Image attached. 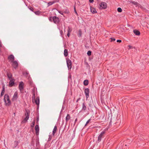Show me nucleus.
Returning <instances> with one entry per match:
<instances>
[{
    "label": "nucleus",
    "instance_id": "55",
    "mask_svg": "<svg viewBox=\"0 0 149 149\" xmlns=\"http://www.w3.org/2000/svg\"><path fill=\"white\" fill-rule=\"evenodd\" d=\"M51 139L50 138V136L49 138L48 141L50 140H51Z\"/></svg>",
    "mask_w": 149,
    "mask_h": 149
},
{
    "label": "nucleus",
    "instance_id": "47",
    "mask_svg": "<svg viewBox=\"0 0 149 149\" xmlns=\"http://www.w3.org/2000/svg\"><path fill=\"white\" fill-rule=\"evenodd\" d=\"M60 33H61V35H62L63 33V31H62V30H61L60 31Z\"/></svg>",
    "mask_w": 149,
    "mask_h": 149
},
{
    "label": "nucleus",
    "instance_id": "52",
    "mask_svg": "<svg viewBox=\"0 0 149 149\" xmlns=\"http://www.w3.org/2000/svg\"><path fill=\"white\" fill-rule=\"evenodd\" d=\"M112 123V119H111V120L110 121V124H111Z\"/></svg>",
    "mask_w": 149,
    "mask_h": 149
},
{
    "label": "nucleus",
    "instance_id": "43",
    "mask_svg": "<svg viewBox=\"0 0 149 149\" xmlns=\"http://www.w3.org/2000/svg\"><path fill=\"white\" fill-rule=\"evenodd\" d=\"M70 33L68 32V33H67V36L68 37H69L70 36Z\"/></svg>",
    "mask_w": 149,
    "mask_h": 149
},
{
    "label": "nucleus",
    "instance_id": "40",
    "mask_svg": "<svg viewBox=\"0 0 149 149\" xmlns=\"http://www.w3.org/2000/svg\"><path fill=\"white\" fill-rule=\"evenodd\" d=\"M39 119V116H37L36 117V120H37V123Z\"/></svg>",
    "mask_w": 149,
    "mask_h": 149
},
{
    "label": "nucleus",
    "instance_id": "49",
    "mask_svg": "<svg viewBox=\"0 0 149 149\" xmlns=\"http://www.w3.org/2000/svg\"><path fill=\"white\" fill-rule=\"evenodd\" d=\"M15 143L16 144V145H17L18 144V142L17 141H15Z\"/></svg>",
    "mask_w": 149,
    "mask_h": 149
},
{
    "label": "nucleus",
    "instance_id": "1",
    "mask_svg": "<svg viewBox=\"0 0 149 149\" xmlns=\"http://www.w3.org/2000/svg\"><path fill=\"white\" fill-rule=\"evenodd\" d=\"M3 100L6 106H8L11 104V101L8 94L5 95Z\"/></svg>",
    "mask_w": 149,
    "mask_h": 149
},
{
    "label": "nucleus",
    "instance_id": "59",
    "mask_svg": "<svg viewBox=\"0 0 149 149\" xmlns=\"http://www.w3.org/2000/svg\"><path fill=\"white\" fill-rule=\"evenodd\" d=\"M1 43V41H0V44Z\"/></svg>",
    "mask_w": 149,
    "mask_h": 149
},
{
    "label": "nucleus",
    "instance_id": "27",
    "mask_svg": "<svg viewBox=\"0 0 149 149\" xmlns=\"http://www.w3.org/2000/svg\"><path fill=\"white\" fill-rule=\"evenodd\" d=\"M35 120H34L32 123V124L31 125V128H33L35 125Z\"/></svg>",
    "mask_w": 149,
    "mask_h": 149
},
{
    "label": "nucleus",
    "instance_id": "16",
    "mask_svg": "<svg viewBox=\"0 0 149 149\" xmlns=\"http://www.w3.org/2000/svg\"><path fill=\"white\" fill-rule=\"evenodd\" d=\"M7 76L8 78L9 79V80L11 79L12 78V77L13 75L10 72H7Z\"/></svg>",
    "mask_w": 149,
    "mask_h": 149
},
{
    "label": "nucleus",
    "instance_id": "20",
    "mask_svg": "<svg viewBox=\"0 0 149 149\" xmlns=\"http://www.w3.org/2000/svg\"><path fill=\"white\" fill-rule=\"evenodd\" d=\"M82 35V32L81 29H80L78 31L77 35L79 37H80Z\"/></svg>",
    "mask_w": 149,
    "mask_h": 149
},
{
    "label": "nucleus",
    "instance_id": "15",
    "mask_svg": "<svg viewBox=\"0 0 149 149\" xmlns=\"http://www.w3.org/2000/svg\"><path fill=\"white\" fill-rule=\"evenodd\" d=\"M14 58V57L13 54L10 55L8 57V59L10 60L11 62H13Z\"/></svg>",
    "mask_w": 149,
    "mask_h": 149
},
{
    "label": "nucleus",
    "instance_id": "35",
    "mask_svg": "<svg viewBox=\"0 0 149 149\" xmlns=\"http://www.w3.org/2000/svg\"><path fill=\"white\" fill-rule=\"evenodd\" d=\"M110 39H111V42H113L116 40L115 38L113 37L111 38Z\"/></svg>",
    "mask_w": 149,
    "mask_h": 149
},
{
    "label": "nucleus",
    "instance_id": "23",
    "mask_svg": "<svg viewBox=\"0 0 149 149\" xmlns=\"http://www.w3.org/2000/svg\"><path fill=\"white\" fill-rule=\"evenodd\" d=\"M68 51L67 49H65L64 50V55L66 57L68 56Z\"/></svg>",
    "mask_w": 149,
    "mask_h": 149
},
{
    "label": "nucleus",
    "instance_id": "31",
    "mask_svg": "<svg viewBox=\"0 0 149 149\" xmlns=\"http://www.w3.org/2000/svg\"><path fill=\"white\" fill-rule=\"evenodd\" d=\"M91 53L92 52L91 51L89 50L87 52V54L89 56H90L91 54Z\"/></svg>",
    "mask_w": 149,
    "mask_h": 149
},
{
    "label": "nucleus",
    "instance_id": "30",
    "mask_svg": "<svg viewBox=\"0 0 149 149\" xmlns=\"http://www.w3.org/2000/svg\"><path fill=\"white\" fill-rule=\"evenodd\" d=\"M5 91V90L4 89H2L0 95V97H2L4 95Z\"/></svg>",
    "mask_w": 149,
    "mask_h": 149
},
{
    "label": "nucleus",
    "instance_id": "51",
    "mask_svg": "<svg viewBox=\"0 0 149 149\" xmlns=\"http://www.w3.org/2000/svg\"><path fill=\"white\" fill-rule=\"evenodd\" d=\"M77 121V118H76V119L75 120V122L74 125L75 124L76 122Z\"/></svg>",
    "mask_w": 149,
    "mask_h": 149
},
{
    "label": "nucleus",
    "instance_id": "38",
    "mask_svg": "<svg viewBox=\"0 0 149 149\" xmlns=\"http://www.w3.org/2000/svg\"><path fill=\"white\" fill-rule=\"evenodd\" d=\"M57 10L59 13H60L61 15H63V13L62 11H61L59 10Z\"/></svg>",
    "mask_w": 149,
    "mask_h": 149
},
{
    "label": "nucleus",
    "instance_id": "36",
    "mask_svg": "<svg viewBox=\"0 0 149 149\" xmlns=\"http://www.w3.org/2000/svg\"><path fill=\"white\" fill-rule=\"evenodd\" d=\"M35 13L37 15H39L40 13V11H38L35 12Z\"/></svg>",
    "mask_w": 149,
    "mask_h": 149
},
{
    "label": "nucleus",
    "instance_id": "41",
    "mask_svg": "<svg viewBox=\"0 0 149 149\" xmlns=\"http://www.w3.org/2000/svg\"><path fill=\"white\" fill-rule=\"evenodd\" d=\"M116 41L120 43L122 42V40H117Z\"/></svg>",
    "mask_w": 149,
    "mask_h": 149
},
{
    "label": "nucleus",
    "instance_id": "8",
    "mask_svg": "<svg viewBox=\"0 0 149 149\" xmlns=\"http://www.w3.org/2000/svg\"><path fill=\"white\" fill-rule=\"evenodd\" d=\"M18 97V92L17 91L15 92L11 100L13 102L16 101Z\"/></svg>",
    "mask_w": 149,
    "mask_h": 149
},
{
    "label": "nucleus",
    "instance_id": "46",
    "mask_svg": "<svg viewBox=\"0 0 149 149\" xmlns=\"http://www.w3.org/2000/svg\"><path fill=\"white\" fill-rule=\"evenodd\" d=\"M36 135H37L38 134L39 132H37L36 131Z\"/></svg>",
    "mask_w": 149,
    "mask_h": 149
},
{
    "label": "nucleus",
    "instance_id": "13",
    "mask_svg": "<svg viewBox=\"0 0 149 149\" xmlns=\"http://www.w3.org/2000/svg\"><path fill=\"white\" fill-rule=\"evenodd\" d=\"M36 149H38L40 145L39 142V139L38 138H37L36 140Z\"/></svg>",
    "mask_w": 149,
    "mask_h": 149
},
{
    "label": "nucleus",
    "instance_id": "37",
    "mask_svg": "<svg viewBox=\"0 0 149 149\" xmlns=\"http://www.w3.org/2000/svg\"><path fill=\"white\" fill-rule=\"evenodd\" d=\"M91 119H89L86 122V124H85V126H86V125H87L89 123V122H90V120H91Z\"/></svg>",
    "mask_w": 149,
    "mask_h": 149
},
{
    "label": "nucleus",
    "instance_id": "29",
    "mask_svg": "<svg viewBox=\"0 0 149 149\" xmlns=\"http://www.w3.org/2000/svg\"><path fill=\"white\" fill-rule=\"evenodd\" d=\"M34 143H35V139H34L33 138L32 139L31 141V146H34Z\"/></svg>",
    "mask_w": 149,
    "mask_h": 149
},
{
    "label": "nucleus",
    "instance_id": "56",
    "mask_svg": "<svg viewBox=\"0 0 149 149\" xmlns=\"http://www.w3.org/2000/svg\"><path fill=\"white\" fill-rule=\"evenodd\" d=\"M86 63V64L88 65V63L87 62Z\"/></svg>",
    "mask_w": 149,
    "mask_h": 149
},
{
    "label": "nucleus",
    "instance_id": "44",
    "mask_svg": "<svg viewBox=\"0 0 149 149\" xmlns=\"http://www.w3.org/2000/svg\"><path fill=\"white\" fill-rule=\"evenodd\" d=\"M5 85L4 84L3 85L2 89H4V90H5Z\"/></svg>",
    "mask_w": 149,
    "mask_h": 149
},
{
    "label": "nucleus",
    "instance_id": "6",
    "mask_svg": "<svg viewBox=\"0 0 149 149\" xmlns=\"http://www.w3.org/2000/svg\"><path fill=\"white\" fill-rule=\"evenodd\" d=\"M10 81L9 82V86L10 87H12L15 86V79L13 78H12L11 79H10Z\"/></svg>",
    "mask_w": 149,
    "mask_h": 149
},
{
    "label": "nucleus",
    "instance_id": "57",
    "mask_svg": "<svg viewBox=\"0 0 149 149\" xmlns=\"http://www.w3.org/2000/svg\"><path fill=\"white\" fill-rule=\"evenodd\" d=\"M129 47H131L130 46V45L129 46Z\"/></svg>",
    "mask_w": 149,
    "mask_h": 149
},
{
    "label": "nucleus",
    "instance_id": "4",
    "mask_svg": "<svg viewBox=\"0 0 149 149\" xmlns=\"http://www.w3.org/2000/svg\"><path fill=\"white\" fill-rule=\"evenodd\" d=\"M66 63L68 69L70 70L72 67V61L69 58H66Z\"/></svg>",
    "mask_w": 149,
    "mask_h": 149
},
{
    "label": "nucleus",
    "instance_id": "26",
    "mask_svg": "<svg viewBox=\"0 0 149 149\" xmlns=\"http://www.w3.org/2000/svg\"><path fill=\"white\" fill-rule=\"evenodd\" d=\"M56 1H50L48 3V6H51L53 4L56 3Z\"/></svg>",
    "mask_w": 149,
    "mask_h": 149
},
{
    "label": "nucleus",
    "instance_id": "3",
    "mask_svg": "<svg viewBox=\"0 0 149 149\" xmlns=\"http://www.w3.org/2000/svg\"><path fill=\"white\" fill-rule=\"evenodd\" d=\"M99 8L100 9H105L107 8V3L104 2H102L100 3L99 4Z\"/></svg>",
    "mask_w": 149,
    "mask_h": 149
},
{
    "label": "nucleus",
    "instance_id": "50",
    "mask_svg": "<svg viewBox=\"0 0 149 149\" xmlns=\"http://www.w3.org/2000/svg\"><path fill=\"white\" fill-rule=\"evenodd\" d=\"M25 74L26 75H27L29 74V72H28L27 71H26V72H25Z\"/></svg>",
    "mask_w": 149,
    "mask_h": 149
},
{
    "label": "nucleus",
    "instance_id": "34",
    "mask_svg": "<svg viewBox=\"0 0 149 149\" xmlns=\"http://www.w3.org/2000/svg\"><path fill=\"white\" fill-rule=\"evenodd\" d=\"M74 12L76 14V15H77V16H78V15L76 10V7L75 6H74Z\"/></svg>",
    "mask_w": 149,
    "mask_h": 149
},
{
    "label": "nucleus",
    "instance_id": "21",
    "mask_svg": "<svg viewBox=\"0 0 149 149\" xmlns=\"http://www.w3.org/2000/svg\"><path fill=\"white\" fill-rule=\"evenodd\" d=\"M32 101L33 102H35L36 100V98L35 99V94L33 93L32 97Z\"/></svg>",
    "mask_w": 149,
    "mask_h": 149
},
{
    "label": "nucleus",
    "instance_id": "42",
    "mask_svg": "<svg viewBox=\"0 0 149 149\" xmlns=\"http://www.w3.org/2000/svg\"><path fill=\"white\" fill-rule=\"evenodd\" d=\"M32 93L33 94V93H35V90L34 89H33V90L32 91Z\"/></svg>",
    "mask_w": 149,
    "mask_h": 149
},
{
    "label": "nucleus",
    "instance_id": "9",
    "mask_svg": "<svg viewBox=\"0 0 149 149\" xmlns=\"http://www.w3.org/2000/svg\"><path fill=\"white\" fill-rule=\"evenodd\" d=\"M53 21L56 24L58 23L59 22V19L58 17L54 16L52 17Z\"/></svg>",
    "mask_w": 149,
    "mask_h": 149
},
{
    "label": "nucleus",
    "instance_id": "33",
    "mask_svg": "<svg viewBox=\"0 0 149 149\" xmlns=\"http://www.w3.org/2000/svg\"><path fill=\"white\" fill-rule=\"evenodd\" d=\"M117 11L118 12L120 13L122 12V10L120 8H118L117 9Z\"/></svg>",
    "mask_w": 149,
    "mask_h": 149
},
{
    "label": "nucleus",
    "instance_id": "2",
    "mask_svg": "<svg viewBox=\"0 0 149 149\" xmlns=\"http://www.w3.org/2000/svg\"><path fill=\"white\" fill-rule=\"evenodd\" d=\"M30 113V111L29 110H26V112L25 113V115L26 117L24 118L22 121L23 123H26L28 120L29 119Z\"/></svg>",
    "mask_w": 149,
    "mask_h": 149
},
{
    "label": "nucleus",
    "instance_id": "18",
    "mask_svg": "<svg viewBox=\"0 0 149 149\" xmlns=\"http://www.w3.org/2000/svg\"><path fill=\"white\" fill-rule=\"evenodd\" d=\"M91 11L92 13L93 14L95 13H97L95 8L91 7Z\"/></svg>",
    "mask_w": 149,
    "mask_h": 149
},
{
    "label": "nucleus",
    "instance_id": "45",
    "mask_svg": "<svg viewBox=\"0 0 149 149\" xmlns=\"http://www.w3.org/2000/svg\"><path fill=\"white\" fill-rule=\"evenodd\" d=\"M94 1V0H89V1L90 3H92Z\"/></svg>",
    "mask_w": 149,
    "mask_h": 149
},
{
    "label": "nucleus",
    "instance_id": "54",
    "mask_svg": "<svg viewBox=\"0 0 149 149\" xmlns=\"http://www.w3.org/2000/svg\"><path fill=\"white\" fill-rule=\"evenodd\" d=\"M69 12V11H68V12L65 11L64 13H68Z\"/></svg>",
    "mask_w": 149,
    "mask_h": 149
},
{
    "label": "nucleus",
    "instance_id": "19",
    "mask_svg": "<svg viewBox=\"0 0 149 149\" xmlns=\"http://www.w3.org/2000/svg\"><path fill=\"white\" fill-rule=\"evenodd\" d=\"M57 130V126L55 125L53 129V132H52V134L53 135H54L56 133Z\"/></svg>",
    "mask_w": 149,
    "mask_h": 149
},
{
    "label": "nucleus",
    "instance_id": "58",
    "mask_svg": "<svg viewBox=\"0 0 149 149\" xmlns=\"http://www.w3.org/2000/svg\"><path fill=\"white\" fill-rule=\"evenodd\" d=\"M127 146V145H126V144H125V146Z\"/></svg>",
    "mask_w": 149,
    "mask_h": 149
},
{
    "label": "nucleus",
    "instance_id": "7",
    "mask_svg": "<svg viewBox=\"0 0 149 149\" xmlns=\"http://www.w3.org/2000/svg\"><path fill=\"white\" fill-rule=\"evenodd\" d=\"M24 85V82L22 81L19 83V89L21 92L23 90Z\"/></svg>",
    "mask_w": 149,
    "mask_h": 149
},
{
    "label": "nucleus",
    "instance_id": "11",
    "mask_svg": "<svg viewBox=\"0 0 149 149\" xmlns=\"http://www.w3.org/2000/svg\"><path fill=\"white\" fill-rule=\"evenodd\" d=\"M84 92L86 95V96L87 99L89 96V90L88 88H86L85 89Z\"/></svg>",
    "mask_w": 149,
    "mask_h": 149
},
{
    "label": "nucleus",
    "instance_id": "53",
    "mask_svg": "<svg viewBox=\"0 0 149 149\" xmlns=\"http://www.w3.org/2000/svg\"><path fill=\"white\" fill-rule=\"evenodd\" d=\"M92 59V58H91L90 57H89V60H91Z\"/></svg>",
    "mask_w": 149,
    "mask_h": 149
},
{
    "label": "nucleus",
    "instance_id": "32",
    "mask_svg": "<svg viewBox=\"0 0 149 149\" xmlns=\"http://www.w3.org/2000/svg\"><path fill=\"white\" fill-rule=\"evenodd\" d=\"M68 32L70 33L72 30V29L71 28H70L69 26L68 27Z\"/></svg>",
    "mask_w": 149,
    "mask_h": 149
},
{
    "label": "nucleus",
    "instance_id": "14",
    "mask_svg": "<svg viewBox=\"0 0 149 149\" xmlns=\"http://www.w3.org/2000/svg\"><path fill=\"white\" fill-rule=\"evenodd\" d=\"M130 3L135 5L136 7L138 6L141 8L140 6H142L140 4L137 2L135 1H130Z\"/></svg>",
    "mask_w": 149,
    "mask_h": 149
},
{
    "label": "nucleus",
    "instance_id": "24",
    "mask_svg": "<svg viewBox=\"0 0 149 149\" xmlns=\"http://www.w3.org/2000/svg\"><path fill=\"white\" fill-rule=\"evenodd\" d=\"M86 107L85 105V103L84 102L82 104V110L83 111H85L86 110Z\"/></svg>",
    "mask_w": 149,
    "mask_h": 149
},
{
    "label": "nucleus",
    "instance_id": "17",
    "mask_svg": "<svg viewBox=\"0 0 149 149\" xmlns=\"http://www.w3.org/2000/svg\"><path fill=\"white\" fill-rule=\"evenodd\" d=\"M133 32L136 36H139L141 34L140 32L139 31L136 29L133 30Z\"/></svg>",
    "mask_w": 149,
    "mask_h": 149
},
{
    "label": "nucleus",
    "instance_id": "28",
    "mask_svg": "<svg viewBox=\"0 0 149 149\" xmlns=\"http://www.w3.org/2000/svg\"><path fill=\"white\" fill-rule=\"evenodd\" d=\"M35 130L36 131L39 132V126L38 125H36L35 127Z\"/></svg>",
    "mask_w": 149,
    "mask_h": 149
},
{
    "label": "nucleus",
    "instance_id": "22",
    "mask_svg": "<svg viewBox=\"0 0 149 149\" xmlns=\"http://www.w3.org/2000/svg\"><path fill=\"white\" fill-rule=\"evenodd\" d=\"M70 119V116L69 114H68L65 118V121L66 123L68 122V121Z\"/></svg>",
    "mask_w": 149,
    "mask_h": 149
},
{
    "label": "nucleus",
    "instance_id": "60",
    "mask_svg": "<svg viewBox=\"0 0 149 149\" xmlns=\"http://www.w3.org/2000/svg\"><path fill=\"white\" fill-rule=\"evenodd\" d=\"M116 123H117V122H116L115 123V124H116Z\"/></svg>",
    "mask_w": 149,
    "mask_h": 149
},
{
    "label": "nucleus",
    "instance_id": "5",
    "mask_svg": "<svg viewBox=\"0 0 149 149\" xmlns=\"http://www.w3.org/2000/svg\"><path fill=\"white\" fill-rule=\"evenodd\" d=\"M105 133V132L104 131H102L100 133V134L98 136V142H100L102 139V138L104 137V134Z\"/></svg>",
    "mask_w": 149,
    "mask_h": 149
},
{
    "label": "nucleus",
    "instance_id": "12",
    "mask_svg": "<svg viewBox=\"0 0 149 149\" xmlns=\"http://www.w3.org/2000/svg\"><path fill=\"white\" fill-rule=\"evenodd\" d=\"M36 104L37 105V109H38L39 107V103H40V99L39 97L38 96L37 97H36V100L35 102Z\"/></svg>",
    "mask_w": 149,
    "mask_h": 149
},
{
    "label": "nucleus",
    "instance_id": "10",
    "mask_svg": "<svg viewBox=\"0 0 149 149\" xmlns=\"http://www.w3.org/2000/svg\"><path fill=\"white\" fill-rule=\"evenodd\" d=\"M12 62L13 63L12 66L16 69L18 67V64L17 62V61H15Z\"/></svg>",
    "mask_w": 149,
    "mask_h": 149
},
{
    "label": "nucleus",
    "instance_id": "48",
    "mask_svg": "<svg viewBox=\"0 0 149 149\" xmlns=\"http://www.w3.org/2000/svg\"><path fill=\"white\" fill-rule=\"evenodd\" d=\"M80 99V98L79 97L78 98L76 102H78V101Z\"/></svg>",
    "mask_w": 149,
    "mask_h": 149
},
{
    "label": "nucleus",
    "instance_id": "39",
    "mask_svg": "<svg viewBox=\"0 0 149 149\" xmlns=\"http://www.w3.org/2000/svg\"><path fill=\"white\" fill-rule=\"evenodd\" d=\"M49 20L51 22H52L53 21L52 18V17H50L49 18Z\"/></svg>",
    "mask_w": 149,
    "mask_h": 149
},
{
    "label": "nucleus",
    "instance_id": "25",
    "mask_svg": "<svg viewBox=\"0 0 149 149\" xmlns=\"http://www.w3.org/2000/svg\"><path fill=\"white\" fill-rule=\"evenodd\" d=\"M84 85L85 86H87L88 84V81L87 79H86L84 80V82H83Z\"/></svg>",
    "mask_w": 149,
    "mask_h": 149
}]
</instances>
